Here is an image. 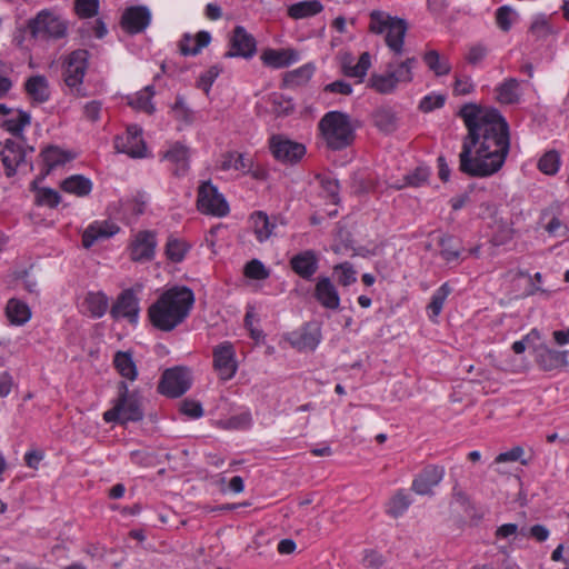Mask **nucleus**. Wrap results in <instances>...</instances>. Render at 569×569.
Wrapping results in <instances>:
<instances>
[{
  "mask_svg": "<svg viewBox=\"0 0 569 569\" xmlns=\"http://www.w3.org/2000/svg\"><path fill=\"white\" fill-rule=\"evenodd\" d=\"M31 123V116L27 111L18 110L17 118L6 119L0 127L10 132L13 137L26 142L23 129Z\"/></svg>",
  "mask_w": 569,
  "mask_h": 569,
  "instance_id": "f704fd0d",
  "label": "nucleus"
},
{
  "mask_svg": "<svg viewBox=\"0 0 569 569\" xmlns=\"http://www.w3.org/2000/svg\"><path fill=\"white\" fill-rule=\"evenodd\" d=\"M120 228L116 223L94 222L90 224L82 234V244L89 249L99 239H108L116 234Z\"/></svg>",
  "mask_w": 569,
  "mask_h": 569,
  "instance_id": "bb28decb",
  "label": "nucleus"
},
{
  "mask_svg": "<svg viewBox=\"0 0 569 569\" xmlns=\"http://www.w3.org/2000/svg\"><path fill=\"white\" fill-rule=\"evenodd\" d=\"M197 208L206 214L224 217L229 213V206L224 197L211 181H203L198 188Z\"/></svg>",
  "mask_w": 569,
  "mask_h": 569,
  "instance_id": "0eeeda50",
  "label": "nucleus"
},
{
  "mask_svg": "<svg viewBox=\"0 0 569 569\" xmlns=\"http://www.w3.org/2000/svg\"><path fill=\"white\" fill-rule=\"evenodd\" d=\"M316 67L313 63H306L298 69L284 73L282 84L284 87H299L306 84L313 76Z\"/></svg>",
  "mask_w": 569,
  "mask_h": 569,
  "instance_id": "c9c22d12",
  "label": "nucleus"
},
{
  "mask_svg": "<svg viewBox=\"0 0 569 569\" xmlns=\"http://www.w3.org/2000/svg\"><path fill=\"white\" fill-rule=\"evenodd\" d=\"M520 83L516 78H508L496 88L497 100L502 104H516L520 101Z\"/></svg>",
  "mask_w": 569,
  "mask_h": 569,
  "instance_id": "72a5a7b5",
  "label": "nucleus"
},
{
  "mask_svg": "<svg viewBox=\"0 0 569 569\" xmlns=\"http://www.w3.org/2000/svg\"><path fill=\"white\" fill-rule=\"evenodd\" d=\"M143 419L141 395L138 390L130 391L126 381L118 383V398L111 409L103 413V420L127 425L129 421L138 422Z\"/></svg>",
  "mask_w": 569,
  "mask_h": 569,
  "instance_id": "20e7f679",
  "label": "nucleus"
},
{
  "mask_svg": "<svg viewBox=\"0 0 569 569\" xmlns=\"http://www.w3.org/2000/svg\"><path fill=\"white\" fill-rule=\"evenodd\" d=\"M251 166H252V161L249 158L244 157L243 154L237 153V152H228L223 157V160L221 163V169L222 170L234 169V170H241V171H249Z\"/></svg>",
  "mask_w": 569,
  "mask_h": 569,
  "instance_id": "49530a36",
  "label": "nucleus"
},
{
  "mask_svg": "<svg viewBox=\"0 0 569 569\" xmlns=\"http://www.w3.org/2000/svg\"><path fill=\"white\" fill-rule=\"evenodd\" d=\"M154 93V87L149 84L137 92L134 97L128 98V104L137 110L152 114L156 111L154 104L152 103Z\"/></svg>",
  "mask_w": 569,
  "mask_h": 569,
  "instance_id": "4c0bfd02",
  "label": "nucleus"
},
{
  "mask_svg": "<svg viewBox=\"0 0 569 569\" xmlns=\"http://www.w3.org/2000/svg\"><path fill=\"white\" fill-rule=\"evenodd\" d=\"M260 59L263 66L272 69L287 68L299 60V52L292 48L272 49L262 51Z\"/></svg>",
  "mask_w": 569,
  "mask_h": 569,
  "instance_id": "412c9836",
  "label": "nucleus"
},
{
  "mask_svg": "<svg viewBox=\"0 0 569 569\" xmlns=\"http://www.w3.org/2000/svg\"><path fill=\"white\" fill-rule=\"evenodd\" d=\"M353 57L351 53L346 52L341 56V70L347 77L359 78L360 81L366 77L369 68L371 67V57L369 52H362L359 57L357 64H352Z\"/></svg>",
  "mask_w": 569,
  "mask_h": 569,
  "instance_id": "a878e982",
  "label": "nucleus"
},
{
  "mask_svg": "<svg viewBox=\"0 0 569 569\" xmlns=\"http://www.w3.org/2000/svg\"><path fill=\"white\" fill-rule=\"evenodd\" d=\"M190 148L180 141H176L162 153L161 159L169 162L171 173L180 178L184 177L190 169Z\"/></svg>",
  "mask_w": 569,
  "mask_h": 569,
  "instance_id": "4468645a",
  "label": "nucleus"
},
{
  "mask_svg": "<svg viewBox=\"0 0 569 569\" xmlns=\"http://www.w3.org/2000/svg\"><path fill=\"white\" fill-rule=\"evenodd\" d=\"M21 140L7 139L0 142V157L8 178L17 173L19 166L26 162L27 150Z\"/></svg>",
  "mask_w": 569,
  "mask_h": 569,
  "instance_id": "9d476101",
  "label": "nucleus"
},
{
  "mask_svg": "<svg viewBox=\"0 0 569 569\" xmlns=\"http://www.w3.org/2000/svg\"><path fill=\"white\" fill-rule=\"evenodd\" d=\"M61 201V196L58 191L51 188L38 189L36 196V202L39 206H48L49 208H56Z\"/></svg>",
  "mask_w": 569,
  "mask_h": 569,
  "instance_id": "864d4df0",
  "label": "nucleus"
},
{
  "mask_svg": "<svg viewBox=\"0 0 569 569\" xmlns=\"http://www.w3.org/2000/svg\"><path fill=\"white\" fill-rule=\"evenodd\" d=\"M191 387V376L188 368L176 366L166 369L158 383V392L169 397L179 398L186 393Z\"/></svg>",
  "mask_w": 569,
  "mask_h": 569,
  "instance_id": "423d86ee",
  "label": "nucleus"
},
{
  "mask_svg": "<svg viewBox=\"0 0 569 569\" xmlns=\"http://www.w3.org/2000/svg\"><path fill=\"white\" fill-rule=\"evenodd\" d=\"M180 412L192 419H198L203 416L201 403L192 399H184L181 401Z\"/></svg>",
  "mask_w": 569,
  "mask_h": 569,
  "instance_id": "0e129e2a",
  "label": "nucleus"
},
{
  "mask_svg": "<svg viewBox=\"0 0 569 569\" xmlns=\"http://www.w3.org/2000/svg\"><path fill=\"white\" fill-rule=\"evenodd\" d=\"M410 496L403 490H398L388 501L386 512L392 518H399L411 505Z\"/></svg>",
  "mask_w": 569,
  "mask_h": 569,
  "instance_id": "58836bf2",
  "label": "nucleus"
},
{
  "mask_svg": "<svg viewBox=\"0 0 569 569\" xmlns=\"http://www.w3.org/2000/svg\"><path fill=\"white\" fill-rule=\"evenodd\" d=\"M157 247L156 234L152 231H139L130 244V258L136 262L150 261Z\"/></svg>",
  "mask_w": 569,
  "mask_h": 569,
  "instance_id": "6ab92c4d",
  "label": "nucleus"
},
{
  "mask_svg": "<svg viewBox=\"0 0 569 569\" xmlns=\"http://www.w3.org/2000/svg\"><path fill=\"white\" fill-rule=\"evenodd\" d=\"M222 68L218 64L210 67L206 72L201 73L197 80V88L203 90L206 94H209L211 86L218 78Z\"/></svg>",
  "mask_w": 569,
  "mask_h": 569,
  "instance_id": "5fc2aeb1",
  "label": "nucleus"
},
{
  "mask_svg": "<svg viewBox=\"0 0 569 569\" xmlns=\"http://www.w3.org/2000/svg\"><path fill=\"white\" fill-rule=\"evenodd\" d=\"M313 297L326 309L337 310L340 307L338 290L328 277L318 278Z\"/></svg>",
  "mask_w": 569,
  "mask_h": 569,
  "instance_id": "4be33fe9",
  "label": "nucleus"
},
{
  "mask_svg": "<svg viewBox=\"0 0 569 569\" xmlns=\"http://www.w3.org/2000/svg\"><path fill=\"white\" fill-rule=\"evenodd\" d=\"M319 131L332 151L350 147L356 140V126L350 116L342 111H329L318 122Z\"/></svg>",
  "mask_w": 569,
  "mask_h": 569,
  "instance_id": "7ed1b4c3",
  "label": "nucleus"
},
{
  "mask_svg": "<svg viewBox=\"0 0 569 569\" xmlns=\"http://www.w3.org/2000/svg\"><path fill=\"white\" fill-rule=\"evenodd\" d=\"M74 7L80 18H92L99 11V0H76Z\"/></svg>",
  "mask_w": 569,
  "mask_h": 569,
  "instance_id": "13d9d810",
  "label": "nucleus"
},
{
  "mask_svg": "<svg viewBox=\"0 0 569 569\" xmlns=\"http://www.w3.org/2000/svg\"><path fill=\"white\" fill-rule=\"evenodd\" d=\"M271 111L277 116H289L295 110V104L291 98H286L282 94L273 93L270 99Z\"/></svg>",
  "mask_w": 569,
  "mask_h": 569,
  "instance_id": "8fccbe9b",
  "label": "nucleus"
},
{
  "mask_svg": "<svg viewBox=\"0 0 569 569\" xmlns=\"http://www.w3.org/2000/svg\"><path fill=\"white\" fill-rule=\"evenodd\" d=\"M295 273L305 280H310L318 270V258L313 250H305L295 254L289 261Z\"/></svg>",
  "mask_w": 569,
  "mask_h": 569,
  "instance_id": "b1692460",
  "label": "nucleus"
},
{
  "mask_svg": "<svg viewBox=\"0 0 569 569\" xmlns=\"http://www.w3.org/2000/svg\"><path fill=\"white\" fill-rule=\"evenodd\" d=\"M244 276L249 279L264 280L269 277V270L260 260L252 259L244 266Z\"/></svg>",
  "mask_w": 569,
  "mask_h": 569,
  "instance_id": "6e6d98bb",
  "label": "nucleus"
},
{
  "mask_svg": "<svg viewBox=\"0 0 569 569\" xmlns=\"http://www.w3.org/2000/svg\"><path fill=\"white\" fill-rule=\"evenodd\" d=\"M113 366L121 377L130 381L137 379L138 369L131 351H117L113 356Z\"/></svg>",
  "mask_w": 569,
  "mask_h": 569,
  "instance_id": "c85d7f7f",
  "label": "nucleus"
},
{
  "mask_svg": "<svg viewBox=\"0 0 569 569\" xmlns=\"http://www.w3.org/2000/svg\"><path fill=\"white\" fill-rule=\"evenodd\" d=\"M321 340V329L317 322H307L300 332H293L291 345L299 350H315Z\"/></svg>",
  "mask_w": 569,
  "mask_h": 569,
  "instance_id": "5701e85b",
  "label": "nucleus"
},
{
  "mask_svg": "<svg viewBox=\"0 0 569 569\" xmlns=\"http://www.w3.org/2000/svg\"><path fill=\"white\" fill-rule=\"evenodd\" d=\"M270 150L277 160L291 164L300 161L306 154V147L302 143L283 138L282 136L271 137Z\"/></svg>",
  "mask_w": 569,
  "mask_h": 569,
  "instance_id": "9b49d317",
  "label": "nucleus"
},
{
  "mask_svg": "<svg viewBox=\"0 0 569 569\" xmlns=\"http://www.w3.org/2000/svg\"><path fill=\"white\" fill-rule=\"evenodd\" d=\"M323 6L319 0H305L288 7L287 13L291 19L300 20L322 12Z\"/></svg>",
  "mask_w": 569,
  "mask_h": 569,
  "instance_id": "7c9ffc66",
  "label": "nucleus"
},
{
  "mask_svg": "<svg viewBox=\"0 0 569 569\" xmlns=\"http://www.w3.org/2000/svg\"><path fill=\"white\" fill-rule=\"evenodd\" d=\"M408 30V23L405 19L395 17L391 26L386 30V44L395 53L401 56L403 52L405 37Z\"/></svg>",
  "mask_w": 569,
  "mask_h": 569,
  "instance_id": "393cba45",
  "label": "nucleus"
},
{
  "mask_svg": "<svg viewBox=\"0 0 569 569\" xmlns=\"http://www.w3.org/2000/svg\"><path fill=\"white\" fill-rule=\"evenodd\" d=\"M251 421V413L249 411H244L239 415L230 417L227 420V427L231 429H246L250 427Z\"/></svg>",
  "mask_w": 569,
  "mask_h": 569,
  "instance_id": "774afa93",
  "label": "nucleus"
},
{
  "mask_svg": "<svg viewBox=\"0 0 569 569\" xmlns=\"http://www.w3.org/2000/svg\"><path fill=\"white\" fill-rule=\"evenodd\" d=\"M468 130L459 153V171L471 178H487L505 164L510 151L509 124L496 108L465 103L457 113Z\"/></svg>",
  "mask_w": 569,
  "mask_h": 569,
  "instance_id": "f257e3e1",
  "label": "nucleus"
},
{
  "mask_svg": "<svg viewBox=\"0 0 569 569\" xmlns=\"http://www.w3.org/2000/svg\"><path fill=\"white\" fill-rule=\"evenodd\" d=\"M172 111L174 113L176 119L184 121V122H191L192 111L186 106L184 99L182 96H177L174 104L172 106Z\"/></svg>",
  "mask_w": 569,
  "mask_h": 569,
  "instance_id": "69168bd1",
  "label": "nucleus"
},
{
  "mask_svg": "<svg viewBox=\"0 0 569 569\" xmlns=\"http://www.w3.org/2000/svg\"><path fill=\"white\" fill-rule=\"evenodd\" d=\"M430 176V170L427 167H417L412 172L405 176V186L420 187L427 182Z\"/></svg>",
  "mask_w": 569,
  "mask_h": 569,
  "instance_id": "bf43d9fd",
  "label": "nucleus"
},
{
  "mask_svg": "<svg viewBox=\"0 0 569 569\" xmlns=\"http://www.w3.org/2000/svg\"><path fill=\"white\" fill-rule=\"evenodd\" d=\"M150 21L151 13L147 7L133 6L123 11L120 26L126 32L137 34L144 31V29L150 24Z\"/></svg>",
  "mask_w": 569,
  "mask_h": 569,
  "instance_id": "dca6fc26",
  "label": "nucleus"
},
{
  "mask_svg": "<svg viewBox=\"0 0 569 569\" xmlns=\"http://www.w3.org/2000/svg\"><path fill=\"white\" fill-rule=\"evenodd\" d=\"M251 219L257 239L260 242L267 240L272 234L274 223L270 222L269 217L263 211H256Z\"/></svg>",
  "mask_w": 569,
  "mask_h": 569,
  "instance_id": "ea45409f",
  "label": "nucleus"
},
{
  "mask_svg": "<svg viewBox=\"0 0 569 569\" xmlns=\"http://www.w3.org/2000/svg\"><path fill=\"white\" fill-rule=\"evenodd\" d=\"M438 244L441 248L440 254L447 262L459 259L462 252V247L458 243L457 239L451 234L441 236L438 241Z\"/></svg>",
  "mask_w": 569,
  "mask_h": 569,
  "instance_id": "a19ab883",
  "label": "nucleus"
},
{
  "mask_svg": "<svg viewBox=\"0 0 569 569\" xmlns=\"http://www.w3.org/2000/svg\"><path fill=\"white\" fill-rule=\"evenodd\" d=\"M529 33L535 37L536 40H545L553 33L552 26L549 23V19L546 14H537L530 27Z\"/></svg>",
  "mask_w": 569,
  "mask_h": 569,
  "instance_id": "c03bdc74",
  "label": "nucleus"
},
{
  "mask_svg": "<svg viewBox=\"0 0 569 569\" xmlns=\"http://www.w3.org/2000/svg\"><path fill=\"white\" fill-rule=\"evenodd\" d=\"M393 20L395 17L390 16L389 13L380 10H373L370 12L369 30L372 33L381 34L386 32Z\"/></svg>",
  "mask_w": 569,
  "mask_h": 569,
  "instance_id": "de8ad7c7",
  "label": "nucleus"
},
{
  "mask_svg": "<svg viewBox=\"0 0 569 569\" xmlns=\"http://www.w3.org/2000/svg\"><path fill=\"white\" fill-rule=\"evenodd\" d=\"M335 271L339 272L338 282L343 287H348L357 281L356 270L350 262H342L335 267Z\"/></svg>",
  "mask_w": 569,
  "mask_h": 569,
  "instance_id": "4d7b16f0",
  "label": "nucleus"
},
{
  "mask_svg": "<svg viewBox=\"0 0 569 569\" xmlns=\"http://www.w3.org/2000/svg\"><path fill=\"white\" fill-rule=\"evenodd\" d=\"M560 154L556 150L547 151L538 161V169L548 176H555L559 171Z\"/></svg>",
  "mask_w": 569,
  "mask_h": 569,
  "instance_id": "09e8293b",
  "label": "nucleus"
},
{
  "mask_svg": "<svg viewBox=\"0 0 569 569\" xmlns=\"http://www.w3.org/2000/svg\"><path fill=\"white\" fill-rule=\"evenodd\" d=\"M139 312V299L131 288L122 290L110 309L112 319L126 318L133 325L138 322Z\"/></svg>",
  "mask_w": 569,
  "mask_h": 569,
  "instance_id": "f8f14e48",
  "label": "nucleus"
},
{
  "mask_svg": "<svg viewBox=\"0 0 569 569\" xmlns=\"http://www.w3.org/2000/svg\"><path fill=\"white\" fill-rule=\"evenodd\" d=\"M24 90L38 103H43L50 98L49 84L44 76L37 74L28 78Z\"/></svg>",
  "mask_w": 569,
  "mask_h": 569,
  "instance_id": "cd10ccee",
  "label": "nucleus"
},
{
  "mask_svg": "<svg viewBox=\"0 0 569 569\" xmlns=\"http://www.w3.org/2000/svg\"><path fill=\"white\" fill-rule=\"evenodd\" d=\"M516 17L518 13L510 6L499 7L495 13L496 23L503 32L510 31Z\"/></svg>",
  "mask_w": 569,
  "mask_h": 569,
  "instance_id": "3c124183",
  "label": "nucleus"
},
{
  "mask_svg": "<svg viewBox=\"0 0 569 569\" xmlns=\"http://www.w3.org/2000/svg\"><path fill=\"white\" fill-rule=\"evenodd\" d=\"M90 52L87 49H77L70 52L63 61V77L66 84L79 90L83 82L88 66Z\"/></svg>",
  "mask_w": 569,
  "mask_h": 569,
  "instance_id": "6e6552de",
  "label": "nucleus"
},
{
  "mask_svg": "<svg viewBox=\"0 0 569 569\" xmlns=\"http://www.w3.org/2000/svg\"><path fill=\"white\" fill-rule=\"evenodd\" d=\"M194 40H196V46H193L192 49L183 48L182 56H184V57L197 56L198 53H200L202 48H206L209 46V43L211 41V34L208 31L202 30L196 34Z\"/></svg>",
  "mask_w": 569,
  "mask_h": 569,
  "instance_id": "680f3d73",
  "label": "nucleus"
},
{
  "mask_svg": "<svg viewBox=\"0 0 569 569\" xmlns=\"http://www.w3.org/2000/svg\"><path fill=\"white\" fill-rule=\"evenodd\" d=\"M443 476V467L427 465L412 480L411 489L421 496L431 495L432 489L440 483Z\"/></svg>",
  "mask_w": 569,
  "mask_h": 569,
  "instance_id": "a211bd4d",
  "label": "nucleus"
},
{
  "mask_svg": "<svg viewBox=\"0 0 569 569\" xmlns=\"http://www.w3.org/2000/svg\"><path fill=\"white\" fill-rule=\"evenodd\" d=\"M40 157L42 158L44 167L41 176L31 183L32 188H36L38 180L44 179L56 167L62 166L74 158L72 153L53 144L46 147L41 151Z\"/></svg>",
  "mask_w": 569,
  "mask_h": 569,
  "instance_id": "aec40b11",
  "label": "nucleus"
},
{
  "mask_svg": "<svg viewBox=\"0 0 569 569\" xmlns=\"http://www.w3.org/2000/svg\"><path fill=\"white\" fill-rule=\"evenodd\" d=\"M533 356L537 366L543 371H552L568 366V351L549 348L541 343L533 348Z\"/></svg>",
  "mask_w": 569,
  "mask_h": 569,
  "instance_id": "2eb2a0df",
  "label": "nucleus"
},
{
  "mask_svg": "<svg viewBox=\"0 0 569 569\" xmlns=\"http://www.w3.org/2000/svg\"><path fill=\"white\" fill-rule=\"evenodd\" d=\"M446 102V97L443 94L437 96H426L421 99L419 103V110L422 112H431L435 109H439L443 107Z\"/></svg>",
  "mask_w": 569,
  "mask_h": 569,
  "instance_id": "338daca9",
  "label": "nucleus"
},
{
  "mask_svg": "<svg viewBox=\"0 0 569 569\" xmlns=\"http://www.w3.org/2000/svg\"><path fill=\"white\" fill-rule=\"evenodd\" d=\"M194 303L193 291L188 287L166 290L148 309L151 325L161 331H171L188 316Z\"/></svg>",
  "mask_w": 569,
  "mask_h": 569,
  "instance_id": "f03ea898",
  "label": "nucleus"
},
{
  "mask_svg": "<svg viewBox=\"0 0 569 569\" xmlns=\"http://www.w3.org/2000/svg\"><path fill=\"white\" fill-rule=\"evenodd\" d=\"M372 120L375 126L383 133L388 134L397 130L398 119L391 108H378L372 112Z\"/></svg>",
  "mask_w": 569,
  "mask_h": 569,
  "instance_id": "473e14b6",
  "label": "nucleus"
},
{
  "mask_svg": "<svg viewBox=\"0 0 569 569\" xmlns=\"http://www.w3.org/2000/svg\"><path fill=\"white\" fill-rule=\"evenodd\" d=\"M83 306L92 318H101L108 310L109 299L102 291L88 292Z\"/></svg>",
  "mask_w": 569,
  "mask_h": 569,
  "instance_id": "e433bc0d",
  "label": "nucleus"
},
{
  "mask_svg": "<svg viewBox=\"0 0 569 569\" xmlns=\"http://www.w3.org/2000/svg\"><path fill=\"white\" fill-rule=\"evenodd\" d=\"M60 188L68 193L86 197L92 190V182L82 174H73L61 181Z\"/></svg>",
  "mask_w": 569,
  "mask_h": 569,
  "instance_id": "2f4dec72",
  "label": "nucleus"
},
{
  "mask_svg": "<svg viewBox=\"0 0 569 569\" xmlns=\"http://www.w3.org/2000/svg\"><path fill=\"white\" fill-rule=\"evenodd\" d=\"M27 29L34 39H60L67 33V23L52 12L42 10L28 21Z\"/></svg>",
  "mask_w": 569,
  "mask_h": 569,
  "instance_id": "39448f33",
  "label": "nucleus"
},
{
  "mask_svg": "<svg viewBox=\"0 0 569 569\" xmlns=\"http://www.w3.org/2000/svg\"><path fill=\"white\" fill-rule=\"evenodd\" d=\"M6 316L11 325L22 326L31 318V310L26 302L11 298L6 306Z\"/></svg>",
  "mask_w": 569,
  "mask_h": 569,
  "instance_id": "c756f323",
  "label": "nucleus"
},
{
  "mask_svg": "<svg viewBox=\"0 0 569 569\" xmlns=\"http://www.w3.org/2000/svg\"><path fill=\"white\" fill-rule=\"evenodd\" d=\"M229 50L224 58L251 59L257 53V40L244 27L236 26L229 40Z\"/></svg>",
  "mask_w": 569,
  "mask_h": 569,
  "instance_id": "1a4fd4ad",
  "label": "nucleus"
},
{
  "mask_svg": "<svg viewBox=\"0 0 569 569\" xmlns=\"http://www.w3.org/2000/svg\"><path fill=\"white\" fill-rule=\"evenodd\" d=\"M188 248L184 242L178 239H169L166 244V256L172 262H181Z\"/></svg>",
  "mask_w": 569,
  "mask_h": 569,
  "instance_id": "603ef678",
  "label": "nucleus"
},
{
  "mask_svg": "<svg viewBox=\"0 0 569 569\" xmlns=\"http://www.w3.org/2000/svg\"><path fill=\"white\" fill-rule=\"evenodd\" d=\"M387 67L391 74L393 76V78H396L393 80L397 86L401 82L409 83L412 81V71H410V69H408L407 67H403L401 62L398 63L397 68H395V64L392 62H389Z\"/></svg>",
  "mask_w": 569,
  "mask_h": 569,
  "instance_id": "e2e57ef3",
  "label": "nucleus"
},
{
  "mask_svg": "<svg viewBox=\"0 0 569 569\" xmlns=\"http://www.w3.org/2000/svg\"><path fill=\"white\" fill-rule=\"evenodd\" d=\"M427 67L437 76H446L450 72L451 66L447 60H441L437 50H429L423 54Z\"/></svg>",
  "mask_w": 569,
  "mask_h": 569,
  "instance_id": "37998d69",
  "label": "nucleus"
},
{
  "mask_svg": "<svg viewBox=\"0 0 569 569\" xmlns=\"http://www.w3.org/2000/svg\"><path fill=\"white\" fill-rule=\"evenodd\" d=\"M213 367L223 380L231 379L234 376L237 362L231 342H223L213 349Z\"/></svg>",
  "mask_w": 569,
  "mask_h": 569,
  "instance_id": "f3484780",
  "label": "nucleus"
},
{
  "mask_svg": "<svg viewBox=\"0 0 569 569\" xmlns=\"http://www.w3.org/2000/svg\"><path fill=\"white\" fill-rule=\"evenodd\" d=\"M451 293V288L448 282H445L440 286L431 297V300L427 307V309L431 312L430 318L433 319L438 317L443 308L445 301L448 296Z\"/></svg>",
  "mask_w": 569,
  "mask_h": 569,
  "instance_id": "a18cd8bd",
  "label": "nucleus"
},
{
  "mask_svg": "<svg viewBox=\"0 0 569 569\" xmlns=\"http://www.w3.org/2000/svg\"><path fill=\"white\" fill-rule=\"evenodd\" d=\"M393 79V76L389 69H387L385 74H371L368 86L381 94H389L392 93L398 87Z\"/></svg>",
  "mask_w": 569,
  "mask_h": 569,
  "instance_id": "79ce46f5",
  "label": "nucleus"
},
{
  "mask_svg": "<svg viewBox=\"0 0 569 569\" xmlns=\"http://www.w3.org/2000/svg\"><path fill=\"white\" fill-rule=\"evenodd\" d=\"M114 148L131 158H143L147 147L142 139V129L137 124L129 126L126 136L116 137Z\"/></svg>",
  "mask_w": 569,
  "mask_h": 569,
  "instance_id": "ddd939ff",
  "label": "nucleus"
},
{
  "mask_svg": "<svg viewBox=\"0 0 569 569\" xmlns=\"http://www.w3.org/2000/svg\"><path fill=\"white\" fill-rule=\"evenodd\" d=\"M320 183H321L323 191L327 193V197L330 198L331 202L333 204H339V202H340L339 181L331 177H322V178H320Z\"/></svg>",
  "mask_w": 569,
  "mask_h": 569,
  "instance_id": "052dcab7",
  "label": "nucleus"
}]
</instances>
